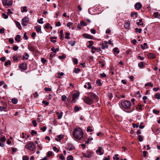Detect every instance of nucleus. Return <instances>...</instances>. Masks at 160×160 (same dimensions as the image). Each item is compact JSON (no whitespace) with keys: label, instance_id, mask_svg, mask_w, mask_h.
<instances>
[{"label":"nucleus","instance_id":"obj_1","mask_svg":"<svg viewBox=\"0 0 160 160\" xmlns=\"http://www.w3.org/2000/svg\"><path fill=\"white\" fill-rule=\"evenodd\" d=\"M73 135L75 138L80 140L83 137V133L80 128H76L74 130Z\"/></svg>","mask_w":160,"mask_h":160},{"label":"nucleus","instance_id":"obj_2","mask_svg":"<svg viewBox=\"0 0 160 160\" xmlns=\"http://www.w3.org/2000/svg\"><path fill=\"white\" fill-rule=\"evenodd\" d=\"M122 107L125 109L129 108L131 106V104L129 101H124L121 102Z\"/></svg>","mask_w":160,"mask_h":160},{"label":"nucleus","instance_id":"obj_3","mask_svg":"<svg viewBox=\"0 0 160 160\" xmlns=\"http://www.w3.org/2000/svg\"><path fill=\"white\" fill-rule=\"evenodd\" d=\"M25 148L31 151H33L35 149V146L33 143L30 142L26 144Z\"/></svg>","mask_w":160,"mask_h":160},{"label":"nucleus","instance_id":"obj_4","mask_svg":"<svg viewBox=\"0 0 160 160\" xmlns=\"http://www.w3.org/2000/svg\"><path fill=\"white\" fill-rule=\"evenodd\" d=\"M83 101L85 103L88 105H91L94 103L93 100L88 97H85Z\"/></svg>","mask_w":160,"mask_h":160},{"label":"nucleus","instance_id":"obj_5","mask_svg":"<svg viewBox=\"0 0 160 160\" xmlns=\"http://www.w3.org/2000/svg\"><path fill=\"white\" fill-rule=\"evenodd\" d=\"M12 0H3L2 3L4 6H10L12 4Z\"/></svg>","mask_w":160,"mask_h":160},{"label":"nucleus","instance_id":"obj_6","mask_svg":"<svg viewBox=\"0 0 160 160\" xmlns=\"http://www.w3.org/2000/svg\"><path fill=\"white\" fill-rule=\"evenodd\" d=\"M29 20V19L28 17H24L22 20V25L24 26H26L27 25Z\"/></svg>","mask_w":160,"mask_h":160},{"label":"nucleus","instance_id":"obj_7","mask_svg":"<svg viewBox=\"0 0 160 160\" xmlns=\"http://www.w3.org/2000/svg\"><path fill=\"white\" fill-rule=\"evenodd\" d=\"M92 152L89 151H87L86 152V154H83V156L84 157H86L88 158H90L91 157H92Z\"/></svg>","mask_w":160,"mask_h":160},{"label":"nucleus","instance_id":"obj_8","mask_svg":"<svg viewBox=\"0 0 160 160\" xmlns=\"http://www.w3.org/2000/svg\"><path fill=\"white\" fill-rule=\"evenodd\" d=\"M134 7L136 9L139 10L142 7V5L140 2H138L135 4Z\"/></svg>","mask_w":160,"mask_h":160},{"label":"nucleus","instance_id":"obj_9","mask_svg":"<svg viewBox=\"0 0 160 160\" xmlns=\"http://www.w3.org/2000/svg\"><path fill=\"white\" fill-rule=\"evenodd\" d=\"M66 148L67 150H68L69 151H71L74 148L72 145L71 143L68 144Z\"/></svg>","mask_w":160,"mask_h":160},{"label":"nucleus","instance_id":"obj_10","mask_svg":"<svg viewBox=\"0 0 160 160\" xmlns=\"http://www.w3.org/2000/svg\"><path fill=\"white\" fill-rule=\"evenodd\" d=\"M89 95L92 99H95L96 100H97L98 99V96L94 93H93L92 92H90L89 93Z\"/></svg>","mask_w":160,"mask_h":160},{"label":"nucleus","instance_id":"obj_11","mask_svg":"<svg viewBox=\"0 0 160 160\" xmlns=\"http://www.w3.org/2000/svg\"><path fill=\"white\" fill-rule=\"evenodd\" d=\"M64 136L62 135H59L57 136V137L55 138V140L58 142H60L62 139L63 138Z\"/></svg>","mask_w":160,"mask_h":160},{"label":"nucleus","instance_id":"obj_12","mask_svg":"<svg viewBox=\"0 0 160 160\" xmlns=\"http://www.w3.org/2000/svg\"><path fill=\"white\" fill-rule=\"evenodd\" d=\"M26 66V63H22L20 65L19 68L25 70L27 69Z\"/></svg>","mask_w":160,"mask_h":160},{"label":"nucleus","instance_id":"obj_13","mask_svg":"<svg viewBox=\"0 0 160 160\" xmlns=\"http://www.w3.org/2000/svg\"><path fill=\"white\" fill-rule=\"evenodd\" d=\"M101 149V147H99L96 151V153L99 155H102L103 154V152H102Z\"/></svg>","mask_w":160,"mask_h":160},{"label":"nucleus","instance_id":"obj_14","mask_svg":"<svg viewBox=\"0 0 160 160\" xmlns=\"http://www.w3.org/2000/svg\"><path fill=\"white\" fill-rule=\"evenodd\" d=\"M148 56L149 58L151 59L154 58L156 57L155 55L152 53H149Z\"/></svg>","mask_w":160,"mask_h":160},{"label":"nucleus","instance_id":"obj_15","mask_svg":"<svg viewBox=\"0 0 160 160\" xmlns=\"http://www.w3.org/2000/svg\"><path fill=\"white\" fill-rule=\"evenodd\" d=\"M78 93H74L72 95V100L74 102H75L76 100L78 98Z\"/></svg>","mask_w":160,"mask_h":160},{"label":"nucleus","instance_id":"obj_16","mask_svg":"<svg viewBox=\"0 0 160 160\" xmlns=\"http://www.w3.org/2000/svg\"><path fill=\"white\" fill-rule=\"evenodd\" d=\"M82 35L86 38L92 39V36L88 34H83Z\"/></svg>","mask_w":160,"mask_h":160},{"label":"nucleus","instance_id":"obj_17","mask_svg":"<svg viewBox=\"0 0 160 160\" xmlns=\"http://www.w3.org/2000/svg\"><path fill=\"white\" fill-rule=\"evenodd\" d=\"M144 63L142 62H141L138 63V66L140 68H143L144 67H145Z\"/></svg>","mask_w":160,"mask_h":160},{"label":"nucleus","instance_id":"obj_18","mask_svg":"<svg viewBox=\"0 0 160 160\" xmlns=\"http://www.w3.org/2000/svg\"><path fill=\"white\" fill-rule=\"evenodd\" d=\"M28 48L30 51L32 52H34L35 51V48L33 46H30L29 45H28Z\"/></svg>","mask_w":160,"mask_h":160},{"label":"nucleus","instance_id":"obj_19","mask_svg":"<svg viewBox=\"0 0 160 160\" xmlns=\"http://www.w3.org/2000/svg\"><path fill=\"white\" fill-rule=\"evenodd\" d=\"M35 28L37 33H42L41 27L36 26L35 27Z\"/></svg>","mask_w":160,"mask_h":160},{"label":"nucleus","instance_id":"obj_20","mask_svg":"<svg viewBox=\"0 0 160 160\" xmlns=\"http://www.w3.org/2000/svg\"><path fill=\"white\" fill-rule=\"evenodd\" d=\"M141 47L142 49H145L148 48L147 44L146 43H144L143 45H141Z\"/></svg>","mask_w":160,"mask_h":160},{"label":"nucleus","instance_id":"obj_21","mask_svg":"<svg viewBox=\"0 0 160 160\" xmlns=\"http://www.w3.org/2000/svg\"><path fill=\"white\" fill-rule=\"evenodd\" d=\"M21 36L20 35H17L15 38V41H17L18 42H19L20 40Z\"/></svg>","mask_w":160,"mask_h":160},{"label":"nucleus","instance_id":"obj_22","mask_svg":"<svg viewBox=\"0 0 160 160\" xmlns=\"http://www.w3.org/2000/svg\"><path fill=\"white\" fill-rule=\"evenodd\" d=\"M142 19H140L139 20V22H137V24L138 25L142 26L143 25V23L142 22Z\"/></svg>","mask_w":160,"mask_h":160},{"label":"nucleus","instance_id":"obj_23","mask_svg":"<svg viewBox=\"0 0 160 160\" xmlns=\"http://www.w3.org/2000/svg\"><path fill=\"white\" fill-rule=\"evenodd\" d=\"M60 39L61 40H63L64 38L63 30H61L60 31Z\"/></svg>","mask_w":160,"mask_h":160},{"label":"nucleus","instance_id":"obj_24","mask_svg":"<svg viewBox=\"0 0 160 160\" xmlns=\"http://www.w3.org/2000/svg\"><path fill=\"white\" fill-rule=\"evenodd\" d=\"M88 42L89 43V44L87 46V47L88 48H90L93 45L94 42L92 41H89Z\"/></svg>","mask_w":160,"mask_h":160},{"label":"nucleus","instance_id":"obj_25","mask_svg":"<svg viewBox=\"0 0 160 160\" xmlns=\"http://www.w3.org/2000/svg\"><path fill=\"white\" fill-rule=\"evenodd\" d=\"M91 50H92V53H95V51H97V48H96L94 47V46H93L91 48Z\"/></svg>","mask_w":160,"mask_h":160},{"label":"nucleus","instance_id":"obj_26","mask_svg":"<svg viewBox=\"0 0 160 160\" xmlns=\"http://www.w3.org/2000/svg\"><path fill=\"white\" fill-rule=\"evenodd\" d=\"M57 38V37H51V38H50V41L51 42H52L53 43L54 42H56V40H53V39H56Z\"/></svg>","mask_w":160,"mask_h":160},{"label":"nucleus","instance_id":"obj_27","mask_svg":"<svg viewBox=\"0 0 160 160\" xmlns=\"http://www.w3.org/2000/svg\"><path fill=\"white\" fill-rule=\"evenodd\" d=\"M80 71V69L78 68H75L73 70L74 72L76 73H78Z\"/></svg>","mask_w":160,"mask_h":160},{"label":"nucleus","instance_id":"obj_28","mask_svg":"<svg viewBox=\"0 0 160 160\" xmlns=\"http://www.w3.org/2000/svg\"><path fill=\"white\" fill-rule=\"evenodd\" d=\"M75 41H70L69 42V43L71 46H73L75 45Z\"/></svg>","mask_w":160,"mask_h":160},{"label":"nucleus","instance_id":"obj_29","mask_svg":"<svg viewBox=\"0 0 160 160\" xmlns=\"http://www.w3.org/2000/svg\"><path fill=\"white\" fill-rule=\"evenodd\" d=\"M118 48H115L113 49V51L116 54H118L119 53V50H118Z\"/></svg>","mask_w":160,"mask_h":160},{"label":"nucleus","instance_id":"obj_30","mask_svg":"<svg viewBox=\"0 0 160 160\" xmlns=\"http://www.w3.org/2000/svg\"><path fill=\"white\" fill-rule=\"evenodd\" d=\"M135 32H138L140 33L142 31V29L141 28H135Z\"/></svg>","mask_w":160,"mask_h":160},{"label":"nucleus","instance_id":"obj_31","mask_svg":"<svg viewBox=\"0 0 160 160\" xmlns=\"http://www.w3.org/2000/svg\"><path fill=\"white\" fill-rule=\"evenodd\" d=\"M58 75L57 76V78H61V77L63 76L64 73L63 72H58Z\"/></svg>","mask_w":160,"mask_h":160},{"label":"nucleus","instance_id":"obj_32","mask_svg":"<svg viewBox=\"0 0 160 160\" xmlns=\"http://www.w3.org/2000/svg\"><path fill=\"white\" fill-rule=\"evenodd\" d=\"M16 24L18 28H19L20 29H21V27L20 24L19 22H18V21L16 22Z\"/></svg>","mask_w":160,"mask_h":160},{"label":"nucleus","instance_id":"obj_33","mask_svg":"<svg viewBox=\"0 0 160 160\" xmlns=\"http://www.w3.org/2000/svg\"><path fill=\"white\" fill-rule=\"evenodd\" d=\"M118 155L116 154L113 157V159L114 160H118L119 159V158L118 157Z\"/></svg>","mask_w":160,"mask_h":160},{"label":"nucleus","instance_id":"obj_34","mask_svg":"<svg viewBox=\"0 0 160 160\" xmlns=\"http://www.w3.org/2000/svg\"><path fill=\"white\" fill-rule=\"evenodd\" d=\"M153 86V84H152V83L150 82H148V83H146L145 84V87H147V86H149L151 87H152Z\"/></svg>","mask_w":160,"mask_h":160},{"label":"nucleus","instance_id":"obj_35","mask_svg":"<svg viewBox=\"0 0 160 160\" xmlns=\"http://www.w3.org/2000/svg\"><path fill=\"white\" fill-rule=\"evenodd\" d=\"M18 101V100L16 98H13L12 100V103L14 104H16L17 103Z\"/></svg>","mask_w":160,"mask_h":160},{"label":"nucleus","instance_id":"obj_36","mask_svg":"<svg viewBox=\"0 0 160 160\" xmlns=\"http://www.w3.org/2000/svg\"><path fill=\"white\" fill-rule=\"evenodd\" d=\"M93 139V138L92 137H89L88 139V140L86 141V143L87 144H88L90 141H91Z\"/></svg>","mask_w":160,"mask_h":160},{"label":"nucleus","instance_id":"obj_37","mask_svg":"<svg viewBox=\"0 0 160 160\" xmlns=\"http://www.w3.org/2000/svg\"><path fill=\"white\" fill-rule=\"evenodd\" d=\"M23 9L21 10L22 12H27V7L26 6H24L22 7Z\"/></svg>","mask_w":160,"mask_h":160},{"label":"nucleus","instance_id":"obj_38","mask_svg":"<svg viewBox=\"0 0 160 160\" xmlns=\"http://www.w3.org/2000/svg\"><path fill=\"white\" fill-rule=\"evenodd\" d=\"M43 18H41L38 20L37 22L40 24H42L43 23V22L42 21Z\"/></svg>","mask_w":160,"mask_h":160},{"label":"nucleus","instance_id":"obj_39","mask_svg":"<svg viewBox=\"0 0 160 160\" xmlns=\"http://www.w3.org/2000/svg\"><path fill=\"white\" fill-rule=\"evenodd\" d=\"M66 36L65 37V38L66 39H68L70 38L69 36L70 35V33L68 32H66L65 33Z\"/></svg>","mask_w":160,"mask_h":160},{"label":"nucleus","instance_id":"obj_40","mask_svg":"<svg viewBox=\"0 0 160 160\" xmlns=\"http://www.w3.org/2000/svg\"><path fill=\"white\" fill-rule=\"evenodd\" d=\"M80 24L84 26H86L87 25L86 22L82 20L81 21Z\"/></svg>","mask_w":160,"mask_h":160},{"label":"nucleus","instance_id":"obj_41","mask_svg":"<svg viewBox=\"0 0 160 160\" xmlns=\"http://www.w3.org/2000/svg\"><path fill=\"white\" fill-rule=\"evenodd\" d=\"M93 131L92 128L90 126L88 127L87 128V131L88 132H92Z\"/></svg>","mask_w":160,"mask_h":160},{"label":"nucleus","instance_id":"obj_42","mask_svg":"<svg viewBox=\"0 0 160 160\" xmlns=\"http://www.w3.org/2000/svg\"><path fill=\"white\" fill-rule=\"evenodd\" d=\"M73 24V23L71 22H68L67 24V26L69 27L70 28H71V26H72Z\"/></svg>","mask_w":160,"mask_h":160},{"label":"nucleus","instance_id":"obj_43","mask_svg":"<svg viewBox=\"0 0 160 160\" xmlns=\"http://www.w3.org/2000/svg\"><path fill=\"white\" fill-rule=\"evenodd\" d=\"M11 64V62L10 61L8 60V61H6L4 63V65L5 66Z\"/></svg>","mask_w":160,"mask_h":160},{"label":"nucleus","instance_id":"obj_44","mask_svg":"<svg viewBox=\"0 0 160 160\" xmlns=\"http://www.w3.org/2000/svg\"><path fill=\"white\" fill-rule=\"evenodd\" d=\"M50 26V24L49 23H47L45 26L44 28L46 29H48L49 28Z\"/></svg>","mask_w":160,"mask_h":160},{"label":"nucleus","instance_id":"obj_45","mask_svg":"<svg viewBox=\"0 0 160 160\" xmlns=\"http://www.w3.org/2000/svg\"><path fill=\"white\" fill-rule=\"evenodd\" d=\"M138 140L140 142H142L143 141V138L142 136L141 135H139L138 136Z\"/></svg>","mask_w":160,"mask_h":160},{"label":"nucleus","instance_id":"obj_46","mask_svg":"<svg viewBox=\"0 0 160 160\" xmlns=\"http://www.w3.org/2000/svg\"><path fill=\"white\" fill-rule=\"evenodd\" d=\"M29 55L27 53H26L25 56H23V58L26 60H27L28 59Z\"/></svg>","mask_w":160,"mask_h":160},{"label":"nucleus","instance_id":"obj_47","mask_svg":"<svg viewBox=\"0 0 160 160\" xmlns=\"http://www.w3.org/2000/svg\"><path fill=\"white\" fill-rule=\"evenodd\" d=\"M6 109V106H3L2 107L0 106V110L1 111H2L3 110H4Z\"/></svg>","mask_w":160,"mask_h":160},{"label":"nucleus","instance_id":"obj_48","mask_svg":"<svg viewBox=\"0 0 160 160\" xmlns=\"http://www.w3.org/2000/svg\"><path fill=\"white\" fill-rule=\"evenodd\" d=\"M125 28H126V29H128L129 28V23L128 22H127L125 24Z\"/></svg>","mask_w":160,"mask_h":160},{"label":"nucleus","instance_id":"obj_49","mask_svg":"<svg viewBox=\"0 0 160 160\" xmlns=\"http://www.w3.org/2000/svg\"><path fill=\"white\" fill-rule=\"evenodd\" d=\"M152 112L156 114H158L159 112V111L157 110L156 109H153V110Z\"/></svg>","mask_w":160,"mask_h":160},{"label":"nucleus","instance_id":"obj_50","mask_svg":"<svg viewBox=\"0 0 160 160\" xmlns=\"http://www.w3.org/2000/svg\"><path fill=\"white\" fill-rule=\"evenodd\" d=\"M74 109L75 112H77L79 111L80 109V108L78 106H76L75 107Z\"/></svg>","mask_w":160,"mask_h":160},{"label":"nucleus","instance_id":"obj_51","mask_svg":"<svg viewBox=\"0 0 160 160\" xmlns=\"http://www.w3.org/2000/svg\"><path fill=\"white\" fill-rule=\"evenodd\" d=\"M54 151L58 152H59V149L56 147L54 146L52 147Z\"/></svg>","mask_w":160,"mask_h":160},{"label":"nucleus","instance_id":"obj_52","mask_svg":"<svg viewBox=\"0 0 160 160\" xmlns=\"http://www.w3.org/2000/svg\"><path fill=\"white\" fill-rule=\"evenodd\" d=\"M73 157L71 155H69L68 156L67 158V160H73Z\"/></svg>","mask_w":160,"mask_h":160},{"label":"nucleus","instance_id":"obj_53","mask_svg":"<svg viewBox=\"0 0 160 160\" xmlns=\"http://www.w3.org/2000/svg\"><path fill=\"white\" fill-rule=\"evenodd\" d=\"M32 123L34 127H36L37 125V123L36 121L35 120H33L32 121Z\"/></svg>","mask_w":160,"mask_h":160},{"label":"nucleus","instance_id":"obj_54","mask_svg":"<svg viewBox=\"0 0 160 160\" xmlns=\"http://www.w3.org/2000/svg\"><path fill=\"white\" fill-rule=\"evenodd\" d=\"M42 103L44 104L45 105L47 106L49 104V102L46 101H43L42 102Z\"/></svg>","mask_w":160,"mask_h":160},{"label":"nucleus","instance_id":"obj_55","mask_svg":"<svg viewBox=\"0 0 160 160\" xmlns=\"http://www.w3.org/2000/svg\"><path fill=\"white\" fill-rule=\"evenodd\" d=\"M102 49H105V48H107L108 47V46L107 45H104L103 44H102Z\"/></svg>","mask_w":160,"mask_h":160},{"label":"nucleus","instance_id":"obj_56","mask_svg":"<svg viewBox=\"0 0 160 160\" xmlns=\"http://www.w3.org/2000/svg\"><path fill=\"white\" fill-rule=\"evenodd\" d=\"M31 134L32 135H33L34 134H37V132L34 130H32L31 132Z\"/></svg>","mask_w":160,"mask_h":160},{"label":"nucleus","instance_id":"obj_57","mask_svg":"<svg viewBox=\"0 0 160 160\" xmlns=\"http://www.w3.org/2000/svg\"><path fill=\"white\" fill-rule=\"evenodd\" d=\"M88 86V89H90L92 88V87L90 83L89 82H87L86 83Z\"/></svg>","mask_w":160,"mask_h":160},{"label":"nucleus","instance_id":"obj_58","mask_svg":"<svg viewBox=\"0 0 160 160\" xmlns=\"http://www.w3.org/2000/svg\"><path fill=\"white\" fill-rule=\"evenodd\" d=\"M63 115V112H61L59 115H58V118L59 119H60L62 118Z\"/></svg>","mask_w":160,"mask_h":160},{"label":"nucleus","instance_id":"obj_59","mask_svg":"<svg viewBox=\"0 0 160 160\" xmlns=\"http://www.w3.org/2000/svg\"><path fill=\"white\" fill-rule=\"evenodd\" d=\"M66 57V56L64 54H63L62 55V56H58V58L60 59H62L65 58Z\"/></svg>","mask_w":160,"mask_h":160},{"label":"nucleus","instance_id":"obj_60","mask_svg":"<svg viewBox=\"0 0 160 160\" xmlns=\"http://www.w3.org/2000/svg\"><path fill=\"white\" fill-rule=\"evenodd\" d=\"M44 90L45 91H51V89L48 88L46 87L44 88Z\"/></svg>","mask_w":160,"mask_h":160},{"label":"nucleus","instance_id":"obj_61","mask_svg":"<svg viewBox=\"0 0 160 160\" xmlns=\"http://www.w3.org/2000/svg\"><path fill=\"white\" fill-rule=\"evenodd\" d=\"M62 100L63 101H65L67 99L66 96L65 95H62Z\"/></svg>","mask_w":160,"mask_h":160},{"label":"nucleus","instance_id":"obj_62","mask_svg":"<svg viewBox=\"0 0 160 160\" xmlns=\"http://www.w3.org/2000/svg\"><path fill=\"white\" fill-rule=\"evenodd\" d=\"M98 84V86H101L102 85V84L100 80L98 79L96 82Z\"/></svg>","mask_w":160,"mask_h":160},{"label":"nucleus","instance_id":"obj_63","mask_svg":"<svg viewBox=\"0 0 160 160\" xmlns=\"http://www.w3.org/2000/svg\"><path fill=\"white\" fill-rule=\"evenodd\" d=\"M91 32L93 34H95L96 33V30L94 29H91L90 30Z\"/></svg>","mask_w":160,"mask_h":160},{"label":"nucleus","instance_id":"obj_64","mask_svg":"<svg viewBox=\"0 0 160 160\" xmlns=\"http://www.w3.org/2000/svg\"><path fill=\"white\" fill-rule=\"evenodd\" d=\"M155 98L158 99H160V94H156L155 95Z\"/></svg>","mask_w":160,"mask_h":160}]
</instances>
